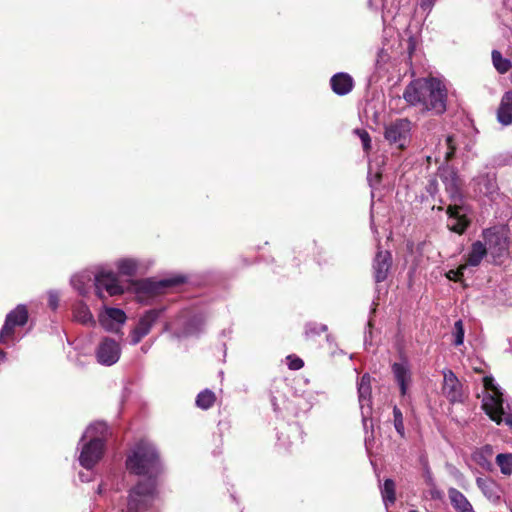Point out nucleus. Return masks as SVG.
Returning a JSON list of instances; mask_svg holds the SVG:
<instances>
[{"label":"nucleus","instance_id":"3","mask_svg":"<svg viewBox=\"0 0 512 512\" xmlns=\"http://www.w3.org/2000/svg\"><path fill=\"white\" fill-rule=\"evenodd\" d=\"M108 425L97 421L90 424L78 443V461L85 470H91L102 459L108 435Z\"/></svg>","mask_w":512,"mask_h":512},{"label":"nucleus","instance_id":"14","mask_svg":"<svg viewBox=\"0 0 512 512\" xmlns=\"http://www.w3.org/2000/svg\"><path fill=\"white\" fill-rule=\"evenodd\" d=\"M97 362L103 366H112L120 359V344L109 337H104L95 352Z\"/></svg>","mask_w":512,"mask_h":512},{"label":"nucleus","instance_id":"13","mask_svg":"<svg viewBox=\"0 0 512 512\" xmlns=\"http://www.w3.org/2000/svg\"><path fill=\"white\" fill-rule=\"evenodd\" d=\"M474 193L480 197H486L494 200L498 195L499 187L497 183L496 173L483 172L472 179Z\"/></svg>","mask_w":512,"mask_h":512},{"label":"nucleus","instance_id":"12","mask_svg":"<svg viewBox=\"0 0 512 512\" xmlns=\"http://www.w3.org/2000/svg\"><path fill=\"white\" fill-rule=\"evenodd\" d=\"M358 400L361 410L362 423L364 429L367 431L368 423L372 424V388H371V376L365 373L361 376L357 383ZM373 425H371L372 427Z\"/></svg>","mask_w":512,"mask_h":512},{"label":"nucleus","instance_id":"25","mask_svg":"<svg viewBox=\"0 0 512 512\" xmlns=\"http://www.w3.org/2000/svg\"><path fill=\"white\" fill-rule=\"evenodd\" d=\"M448 498L456 512H475L467 497L456 488L448 489Z\"/></svg>","mask_w":512,"mask_h":512},{"label":"nucleus","instance_id":"22","mask_svg":"<svg viewBox=\"0 0 512 512\" xmlns=\"http://www.w3.org/2000/svg\"><path fill=\"white\" fill-rule=\"evenodd\" d=\"M330 87L336 95L344 96L352 91L354 80L348 73L338 72L331 77Z\"/></svg>","mask_w":512,"mask_h":512},{"label":"nucleus","instance_id":"18","mask_svg":"<svg viewBox=\"0 0 512 512\" xmlns=\"http://www.w3.org/2000/svg\"><path fill=\"white\" fill-rule=\"evenodd\" d=\"M443 394L450 403L463 402L462 384L450 369L443 370Z\"/></svg>","mask_w":512,"mask_h":512},{"label":"nucleus","instance_id":"46","mask_svg":"<svg viewBox=\"0 0 512 512\" xmlns=\"http://www.w3.org/2000/svg\"><path fill=\"white\" fill-rule=\"evenodd\" d=\"M463 275V273L461 272V270H450L448 271V273L446 274L447 278L449 280H454V281H458L460 280V277Z\"/></svg>","mask_w":512,"mask_h":512},{"label":"nucleus","instance_id":"57","mask_svg":"<svg viewBox=\"0 0 512 512\" xmlns=\"http://www.w3.org/2000/svg\"><path fill=\"white\" fill-rule=\"evenodd\" d=\"M408 49H409L410 51L413 49V47H412V45H411V44L408 46Z\"/></svg>","mask_w":512,"mask_h":512},{"label":"nucleus","instance_id":"26","mask_svg":"<svg viewBox=\"0 0 512 512\" xmlns=\"http://www.w3.org/2000/svg\"><path fill=\"white\" fill-rule=\"evenodd\" d=\"M166 308H154L147 310L140 318L137 323V327L141 329L145 335L147 336L153 325L158 321V319L162 316V314L165 312Z\"/></svg>","mask_w":512,"mask_h":512},{"label":"nucleus","instance_id":"28","mask_svg":"<svg viewBox=\"0 0 512 512\" xmlns=\"http://www.w3.org/2000/svg\"><path fill=\"white\" fill-rule=\"evenodd\" d=\"M438 176L443 182L445 188L460 181L456 169L448 165L439 167Z\"/></svg>","mask_w":512,"mask_h":512},{"label":"nucleus","instance_id":"20","mask_svg":"<svg viewBox=\"0 0 512 512\" xmlns=\"http://www.w3.org/2000/svg\"><path fill=\"white\" fill-rule=\"evenodd\" d=\"M392 266V255L389 251L379 250L373 260V278L376 283L384 282Z\"/></svg>","mask_w":512,"mask_h":512},{"label":"nucleus","instance_id":"2","mask_svg":"<svg viewBox=\"0 0 512 512\" xmlns=\"http://www.w3.org/2000/svg\"><path fill=\"white\" fill-rule=\"evenodd\" d=\"M403 99L410 106L440 115L446 111L447 90L437 78H419L406 86Z\"/></svg>","mask_w":512,"mask_h":512},{"label":"nucleus","instance_id":"16","mask_svg":"<svg viewBox=\"0 0 512 512\" xmlns=\"http://www.w3.org/2000/svg\"><path fill=\"white\" fill-rule=\"evenodd\" d=\"M150 265V261L134 257H122L114 262L116 274L125 277H134L138 273H144Z\"/></svg>","mask_w":512,"mask_h":512},{"label":"nucleus","instance_id":"1","mask_svg":"<svg viewBox=\"0 0 512 512\" xmlns=\"http://www.w3.org/2000/svg\"><path fill=\"white\" fill-rule=\"evenodd\" d=\"M125 468L129 474L146 479L129 489L126 509L120 512H159L157 479L163 464L156 445L147 439L137 441L126 453Z\"/></svg>","mask_w":512,"mask_h":512},{"label":"nucleus","instance_id":"54","mask_svg":"<svg viewBox=\"0 0 512 512\" xmlns=\"http://www.w3.org/2000/svg\"><path fill=\"white\" fill-rule=\"evenodd\" d=\"M102 492H103V485H102V484H100V485L98 486V488H97V493H98V494H101Z\"/></svg>","mask_w":512,"mask_h":512},{"label":"nucleus","instance_id":"33","mask_svg":"<svg viewBox=\"0 0 512 512\" xmlns=\"http://www.w3.org/2000/svg\"><path fill=\"white\" fill-rule=\"evenodd\" d=\"M496 463L500 468V471L504 475L512 474V454L511 453H500L496 456Z\"/></svg>","mask_w":512,"mask_h":512},{"label":"nucleus","instance_id":"47","mask_svg":"<svg viewBox=\"0 0 512 512\" xmlns=\"http://www.w3.org/2000/svg\"><path fill=\"white\" fill-rule=\"evenodd\" d=\"M435 3V0H422L420 3L421 8L424 11H430Z\"/></svg>","mask_w":512,"mask_h":512},{"label":"nucleus","instance_id":"24","mask_svg":"<svg viewBox=\"0 0 512 512\" xmlns=\"http://www.w3.org/2000/svg\"><path fill=\"white\" fill-rule=\"evenodd\" d=\"M497 120L503 126L512 124V91L503 94L497 109Z\"/></svg>","mask_w":512,"mask_h":512},{"label":"nucleus","instance_id":"56","mask_svg":"<svg viewBox=\"0 0 512 512\" xmlns=\"http://www.w3.org/2000/svg\"><path fill=\"white\" fill-rule=\"evenodd\" d=\"M143 352H147L148 348H145L144 346L141 347Z\"/></svg>","mask_w":512,"mask_h":512},{"label":"nucleus","instance_id":"39","mask_svg":"<svg viewBox=\"0 0 512 512\" xmlns=\"http://www.w3.org/2000/svg\"><path fill=\"white\" fill-rule=\"evenodd\" d=\"M355 132L358 134V136L362 142L363 149L365 151H368L371 148V138H370L369 133L363 129H357V130H355Z\"/></svg>","mask_w":512,"mask_h":512},{"label":"nucleus","instance_id":"41","mask_svg":"<svg viewBox=\"0 0 512 512\" xmlns=\"http://www.w3.org/2000/svg\"><path fill=\"white\" fill-rule=\"evenodd\" d=\"M286 359H287V365H288L289 369H291V370H299L304 366L303 360L297 356L289 355V356H287Z\"/></svg>","mask_w":512,"mask_h":512},{"label":"nucleus","instance_id":"34","mask_svg":"<svg viewBox=\"0 0 512 512\" xmlns=\"http://www.w3.org/2000/svg\"><path fill=\"white\" fill-rule=\"evenodd\" d=\"M327 330L328 327L325 324L308 322L305 324L304 335L307 339H311L321 335V333L326 332Z\"/></svg>","mask_w":512,"mask_h":512},{"label":"nucleus","instance_id":"11","mask_svg":"<svg viewBox=\"0 0 512 512\" xmlns=\"http://www.w3.org/2000/svg\"><path fill=\"white\" fill-rule=\"evenodd\" d=\"M187 281L188 277L184 274H172L162 279L146 278L139 283V289L147 294H161Z\"/></svg>","mask_w":512,"mask_h":512},{"label":"nucleus","instance_id":"9","mask_svg":"<svg viewBox=\"0 0 512 512\" xmlns=\"http://www.w3.org/2000/svg\"><path fill=\"white\" fill-rule=\"evenodd\" d=\"M385 139L399 149L409 146L412 139V122L407 118H399L385 127Z\"/></svg>","mask_w":512,"mask_h":512},{"label":"nucleus","instance_id":"10","mask_svg":"<svg viewBox=\"0 0 512 512\" xmlns=\"http://www.w3.org/2000/svg\"><path fill=\"white\" fill-rule=\"evenodd\" d=\"M484 244L494 259L495 263L501 261L508 254L509 241L504 232L496 227L483 231Z\"/></svg>","mask_w":512,"mask_h":512},{"label":"nucleus","instance_id":"23","mask_svg":"<svg viewBox=\"0 0 512 512\" xmlns=\"http://www.w3.org/2000/svg\"><path fill=\"white\" fill-rule=\"evenodd\" d=\"M72 314L75 321L86 325H95L93 314L84 299L77 300L72 305Z\"/></svg>","mask_w":512,"mask_h":512},{"label":"nucleus","instance_id":"21","mask_svg":"<svg viewBox=\"0 0 512 512\" xmlns=\"http://www.w3.org/2000/svg\"><path fill=\"white\" fill-rule=\"evenodd\" d=\"M476 485L484 497L491 503L498 504L501 501L502 489L490 477H477Z\"/></svg>","mask_w":512,"mask_h":512},{"label":"nucleus","instance_id":"52","mask_svg":"<svg viewBox=\"0 0 512 512\" xmlns=\"http://www.w3.org/2000/svg\"><path fill=\"white\" fill-rule=\"evenodd\" d=\"M370 228H371V231L374 233V234H378V231H377V228L375 226V223H374V217H373V214H371L370 216Z\"/></svg>","mask_w":512,"mask_h":512},{"label":"nucleus","instance_id":"51","mask_svg":"<svg viewBox=\"0 0 512 512\" xmlns=\"http://www.w3.org/2000/svg\"><path fill=\"white\" fill-rule=\"evenodd\" d=\"M289 429H290L291 431H298V432H299V434H301V433H302V432L300 431V427H299L298 423L290 424V425H289ZM299 437H300V439L302 440V436H301V435H299Z\"/></svg>","mask_w":512,"mask_h":512},{"label":"nucleus","instance_id":"27","mask_svg":"<svg viewBox=\"0 0 512 512\" xmlns=\"http://www.w3.org/2000/svg\"><path fill=\"white\" fill-rule=\"evenodd\" d=\"M487 254V247L481 241H475L467 255L466 265L476 267Z\"/></svg>","mask_w":512,"mask_h":512},{"label":"nucleus","instance_id":"43","mask_svg":"<svg viewBox=\"0 0 512 512\" xmlns=\"http://www.w3.org/2000/svg\"><path fill=\"white\" fill-rule=\"evenodd\" d=\"M368 5L373 10H382L383 12L386 10L389 12L388 0H368Z\"/></svg>","mask_w":512,"mask_h":512},{"label":"nucleus","instance_id":"49","mask_svg":"<svg viewBox=\"0 0 512 512\" xmlns=\"http://www.w3.org/2000/svg\"><path fill=\"white\" fill-rule=\"evenodd\" d=\"M270 401H271V405H272V407H273V410H274L275 412H278V411L280 410V408H279V406H278L276 396L271 395Z\"/></svg>","mask_w":512,"mask_h":512},{"label":"nucleus","instance_id":"58","mask_svg":"<svg viewBox=\"0 0 512 512\" xmlns=\"http://www.w3.org/2000/svg\"><path fill=\"white\" fill-rule=\"evenodd\" d=\"M409 512H418L417 510H410Z\"/></svg>","mask_w":512,"mask_h":512},{"label":"nucleus","instance_id":"55","mask_svg":"<svg viewBox=\"0 0 512 512\" xmlns=\"http://www.w3.org/2000/svg\"><path fill=\"white\" fill-rule=\"evenodd\" d=\"M443 209H444V208H443V206H438V207H437V210H438V211H442Z\"/></svg>","mask_w":512,"mask_h":512},{"label":"nucleus","instance_id":"15","mask_svg":"<svg viewBox=\"0 0 512 512\" xmlns=\"http://www.w3.org/2000/svg\"><path fill=\"white\" fill-rule=\"evenodd\" d=\"M126 320L127 316L120 308L105 307L99 314V323L102 328L112 333H119Z\"/></svg>","mask_w":512,"mask_h":512},{"label":"nucleus","instance_id":"17","mask_svg":"<svg viewBox=\"0 0 512 512\" xmlns=\"http://www.w3.org/2000/svg\"><path fill=\"white\" fill-rule=\"evenodd\" d=\"M94 278L95 271L82 270L71 276L70 285L82 299H89L94 292Z\"/></svg>","mask_w":512,"mask_h":512},{"label":"nucleus","instance_id":"44","mask_svg":"<svg viewBox=\"0 0 512 512\" xmlns=\"http://www.w3.org/2000/svg\"><path fill=\"white\" fill-rule=\"evenodd\" d=\"M389 58V55L387 54V52L384 50V49H381L379 52H378V55H377V59H376V65L381 67L382 64L386 63V61L388 60Z\"/></svg>","mask_w":512,"mask_h":512},{"label":"nucleus","instance_id":"6","mask_svg":"<svg viewBox=\"0 0 512 512\" xmlns=\"http://www.w3.org/2000/svg\"><path fill=\"white\" fill-rule=\"evenodd\" d=\"M445 191L450 200L446 208L448 217L447 227L452 232L462 234L470 224L469 214L472 211L471 206L466 202L465 196L462 193L460 181L448 186L445 188Z\"/></svg>","mask_w":512,"mask_h":512},{"label":"nucleus","instance_id":"45","mask_svg":"<svg viewBox=\"0 0 512 512\" xmlns=\"http://www.w3.org/2000/svg\"><path fill=\"white\" fill-rule=\"evenodd\" d=\"M78 476L81 482H90L94 476L93 469L86 470L85 472H79Z\"/></svg>","mask_w":512,"mask_h":512},{"label":"nucleus","instance_id":"48","mask_svg":"<svg viewBox=\"0 0 512 512\" xmlns=\"http://www.w3.org/2000/svg\"><path fill=\"white\" fill-rule=\"evenodd\" d=\"M277 438H278L279 444L284 447H288L292 443V441L290 440L289 437L287 440L285 438H283V433H278Z\"/></svg>","mask_w":512,"mask_h":512},{"label":"nucleus","instance_id":"53","mask_svg":"<svg viewBox=\"0 0 512 512\" xmlns=\"http://www.w3.org/2000/svg\"><path fill=\"white\" fill-rule=\"evenodd\" d=\"M7 359V353L0 348V365Z\"/></svg>","mask_w":512,"mask_h":512},{"label":"nucleus","instance_id":"7","mask_svg":"<svg viewBox=\"0 0 512 512\" xmlns=\"http://www.w3.org/2000/svg\"><path fill=\"white\" fill-rule=\"evenodd\" d=\"M94 281V295L103 303L110 297L124 293V287L121 285L118 275L112 269L97 267Z\"/></svg>","mask_w":512,"mask_h":512},{"label":"nucleus","instance_id":"37","mask_svg":"<svg viewBox=\"0 0 512 512\" xmlns=\"http://www.w3.org/2000/svg\"><path fill=\"white\" fill-rule=\"evenodd\" d=\"M445 144L447 146V150L445 152V160L449 161L454 157L456 150H457V145H458L457 136L456 135H448L445 139Z\"/></svg>","mask_w":512,"mask_h":512},{"label":"nucleus","instance_id":"50","mask_svg":"<svg viewBox=\"0 0 512 512\" xmlns=\"http://www.w3.org/2000/svg\"><path fill=\"white\" fill-rule=\"evenodd\" d=\"M368 326H369V331H365V335H364V342L367 343L368 342V338L371 337V327H372V324H371V321L368 322Z\"/></svg>","mask_w":512,"mask_h":512},{"label":"nucleus","instance_id":"8","mask_svg":"<svg viewBox=\"0 0 512 512\" xmlns=\"http://www.w3.org/2000/svg\"><path fill=\"white\" fill-rule=\"evenodd\" d=\"M28 310L26 305L18 304L5 317L4 324L0 330V344L8 347L14 345L16 327H23L28 322Z\"/></svg>","mask_w":512,"mask_h":512},{"label":"nucleus","instance_id":"42","mask_svg":"<svg viewBox=\"0 0 512 512\" xmlns=\"http://www.w3.org/2000/svg\"><path fill=\"white\" fill-rule=\"evenodd\" d=\"M145 333L139 329L137 326H135L131 332H130V344L131 345H136L138 344L144 337H145Z\"/></svg>","mask_w":512,"mask_h":512},{"label":"nucleus","instance_id":"40","mask_svg":"<svg viewBox=\"0 0 512 512\" xmlns=\"http://www.w3.org/2000/svg\"><path fill=\"white\" fill-rule=\"evenodd\" d=\"M426 192L432 197L433 200H436V196L439 192L438 182L436 178L429 179L426 187Z\"/></svg>","mask_w":512,"mask_h":512},{"label":"nucleus","instance_id":"29","mask_svg":"<svg viewBox=\"0 0 512 512\" xmlns=\"http://www.w3.org/2000/svg\"><path fill=\"white\" fill-rule=\"evenodd\" d=\"M491 57L493 66L498 73L505 74L511 69V60L503 57L500 51L494 49L491 53Z\"/></svg>","mask_w":512,"mask_h":512},{"label":"nucleus","instance_id":"5","mask_svg":"<svg viewBox=\"0 0 512 512\" xmlns=\"http://www.w3.org/2000/svg\"><path fill=\"white\" fill-rule=\"evenodd\" d=\"M205 315L198 306L182 308L173 321L166 322L164 331H171L177 339L198 337L204 330Z\"/></svg>","mask_w":512,"mask_h":512},{"label":"nucleus","instance_id":"4","mask_svg":"<svg viewBox=\"0 0 512 512\" xmlns=\"http://www.w3.org/2000/svg\"><path fill=\"white\" fill-rule=\"evenodd\" d=\"M483 386L482 408L485 413L498 425L504 423L512 428V410L505 402L501 388L491 376L483 377Z\"/></svg>","mask_w":512,"mask_h":512},{"label":"nucleus","instance_id":"59","mask_svg":"<svg viewBox=\"0 0 512 512\" xmlns=\"http://www.w3.org/2000/svg\"><path fill=\"white\" fill-rule=\"evenodd\" d=\"M511 82H512V74H511Z\"/></svg>","mask_w":512,"mask_h":512},{"label":"nucleus","instance_id":"30","mask_svg":"<svg viewBox=\"0 0 512 512\" xmlns=\"http://www.w3.org/2000/svg\"><path fill=\"white\" fill-rule=\"evenodd\" d=\"M491 454L492 447L485 445L480 451L474 453L473 460L483 469L490 471L492 469V463L489 460Z\"/></svg>","mask_w":512,"mask_h":512},{"label":"nucleus","instance_id":"31","mask_svg":"<svg viewBox=\"0 0 512 512\" xmlns=\"http://www.w3.org/2000/svg\"><path fill=\"white\" fill-rule=\"evenodd\" d=\"M383 503L386 508L395 502V483L392 479H386L381 487Z\"/></svg>","mask_w":512,"mask_h":512},{"label":"nucleus","instance_id":"38","mask_svg":"<svg viewBox=\"0 0 512 512\" xmlns=\"http://www.w3.org/2000/svg\"><path fill=\"white\" fill-rule=\"evenodd\" d=\"M60 295L56 290H50L48 292V306L51 310L55 311L59 307Z\"/></svg>","mask_w":512,"mask_h":512},{"label":"nucleus","instance_id":"36","mask_svg":"<svg viewBox=\"0 0 512 512\" xmlns=\"http://www.w3.org/2000/svg\"><path fill=\"white\" fill-rule=\"evenodd\" d=\"M452 334L454 337L453 344L455 346L462 345L464 342V334H465L464 325H463L462 320L459 319L454 323Z\"/></svg>","mask_w":512,"mask_h":512},{"label":"nucleus","instance_id":"19","mask_svg":"<svg viewBox=\"0 0 512 512\" xmlns=\"http://www.w3.org/2000/svg\"><path fill=\"white\" fill-rule=\"evenodd\" d=\"M391 371L395 382L399 386L400 395L402 397L406 396L412 383V373L408 360L402 358L400 362H394L391 365Z\"/></svg>","mask_w":512,"mask_h":512},{"label":"nucleus","instance_id":"35","mask_svg":"<svg viewBox=\"0 0 512 512\" xmlns=\"http://www.w3.org/2000/svg\"><path fill=\"white\" fill-rule=\"evenodd\" d=\"M393 424L396 432L401 438H405V427L402 411L396 405L393 407Z\"/></svg>","mask_w":512,"mask_h":512},{"label":"nucleus","instance_id":"32","mask_svg":"<svg viewBox=\"0 0 512 512\" xmlns=\"http://www.w3.org/2000/svg\"><path fill=\"white\" fill-rule=\"evenodd\" d=\"M214 402L215 394L209 389L201 391L196 397V406L203 410L211 408Z\"/></svg>","mask_w":512,"mask_h":512}]
</instances>
